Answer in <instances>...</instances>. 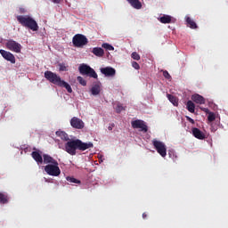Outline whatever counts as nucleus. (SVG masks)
Returning a JSON list of instances; mask_svg holds the SVG:
<instances>
[{"instance_id":"473e14b6","label":"nucleus","mask_w":228,"mask_h":228,"mask_svg":"<svg viewBox=\"0 0 228 228\" xmlns=\"http://www.w3.org/2000/svg\"><path fill=\"white\" fill-rule=\"evenodd\" d=\"M131 58H133V60H136V61H140V54H138V53L134 52L131 54Z\"/></svg>"},{"instance_id":"72a5a7b5","label":"nucleus","mask_w":228,"mask_h":228,"mask_svg":"<svg viewBox=\"0 0 228 228\" xmlns=\"http://www.w3.org/2000/svg\"><path fill=\"white\" fill-rule=\"evenodd\" d=\"M163 76L166 79H172V76H170V73H168L167 70L163 71Z\"/></svg>"},{"instance_id":"a878e982","label":"nucleus","mask_w":228,"mask_h":228,"mask_svg":"<svg viewBox=\"0 0 228 228\" xmlns=\"http://www.w3.org/2000/svg\"><path fill=\"white\" fill-rule=\"evenodd\" d=\"M186 106L190 113H195V103H193V102L188 101Z\"/></svg>"},{"instance_id":"4468645a","label":"nucleus","mask_w":228,"mask_h":228,"mask_svg":"<svg viewBox=\"0 0 228 228\" xmlns=\"http://www.w3.org/2000/svg\"><path fill=\"white\" fill-rule=\"evenodd\" d=\"M192 136L198 140H206V134L197 127L192 128Z\"/></svg>"},{"instance_id":"58836bf2","label":"nucleus","mask_w":228,"mask_h":228,"mask_svg":"<svg viewBox=\"0 0 228 228\" xmlns=\"http://www.w3.org/2000/svg\"><path fill=\"white\" fill-rule=\"evenodd\" d=\"M20 13H26V9L20 8Z\"/></svg>"},{"instance_id":"dca6fc26","label":"nucleus","mask_w":228,"mask_h":228,"mask_svg":"<svg viewBox=\"0 0 228 228\" xmlns=\"http://www.w3.org/2000/svg\"><path fill=\"white\" fill-rule=\"evenodd\" d=\"M191 101L196 102V104H206V99L200 94H193L191 96Z\"/></svg>"},{"instance_id":"a19ab883","label":"nucleus","mask_w":228,"mask_h":228,"mask_svg":"<svg viewBox=\"0 0 228 228\" xmlns=\"http://www.w3.org/2000/svg\"><path fill=\"white\" fill-rule=\"evenodd\" d=\"M108 129H109V131H112L113 127L109 126Z\"/></svg>"},{"instance_id":"aec40b11","label":"nucleus","mask_w":228,"mask_h":228,"mask_svg":"<svg viewBox=\"0 0 228 228\" xmlns=\"http://www.w3.org/2000/svg\"><path fill=\"white\" fill-rule=\"evenodd\" d=\"M92 95H99L101 94V84H94L91 88Z\"/></svg>"},{"instance_id":"0eeeda50","label":"nucleus","mask_w":228,"mask_h":228,"mask_svg":"<svg viewBox=\"0 0 228 228\" xmlns=\"http://www.w3.org/2000/svg\"><path fill=\"white\" fill-rule=\"evenodd\" d=\"M5 47L12 53H20V51H22V45L13 39L7 40V42L5 43Z\"/></svg>"},{"instance_id":"e433bc0d","label":"nucleus","mask_w":228,"mask_h":228,"mask_svg":"<svg viewBox=\"0 0 228 228\" xmlns=\"http://www.w3.org/2000/svg\"><path fill=\"white\" fill-rule=\"evenodd\" d=\"M201 111H204V113H209V109L208 108H202L200 107Z\"/></svg>"},{"instance_id":"f3484780","label":"nucleus","mask_w":228,"mask_h":228,"mask_svg":"<svg viewBox=\"0 0 228 228\" xmlns=\"http://www.w3.org/2000/svg\"><path fill=\"white\" fill-rule=\"evenodd\" d=\"M43 159L45 165H53L54 163H58V160L47 154H44Z\"/></svg>"},{"instance_id":"6e6552de","label":"nucleus","mask_w":228,"mask_h":228,"mask_svg":"<svg viewBox=\"0 0 228 228\" xmlns=\"http://www.w3.org/2000/svg\"><path fill=\"white\" fill-rule=\"evenodd\" d=\"M152 145L156 149L157 152L162 156V158L167 156V145H165L163 142L154 139L152 141Z\"/></svg>"},{"instance_id":"423d86ee","label":"nucleus","mask_w":228,"mask_h":228,"mask_svg":"<svg viewBox=\"0 0 228 228\" xmlns=\"http://www.w3.org/2000/svg\"><path fill=\"white\" fill-rule=\"evenodd\" d=\"M72 42L75 47H83L88 44V38L82 34H77L73 37Z\"/></svg>"},{"instance_id":"2eb2a0df","label":"nucleus","mask_w":228,"mask_h":228,"mask_svg":"<svg viewBox=\"0 0 228 228\" xmlns=\"http://www.w3.org/2000/svg\"><path fill=\"white\" fill-rule=\"evenodd\" d=\"M31 157L36 163L42 165L44 163V159L42 158V152L40 151H32Z\"/></svg>"},{"instance_id":"c756f323","label":"nucleus","mask_w":228,"mask_h":228,"mask_svg":"<svg viewBox=\"0 0 228 228\" xmlns=\"http://www.w3.org/2000/svg\"><path fill=\"white\" fill-rule=\"evenodd\" d=\"M77 81L82 86H86V80L83 78V77H77Z\"/></svg>"},{"instance_id":"412c9836","label":"nucleus","mask_w":228,"mask_h":228,"mask_svg":"<svg viewBox=\"0 0 228 228\" xmlns=\"http://www.w3.org/2000/svg\"><path fill=\"white\" fill-rule=\"evenodd\" d=\"M56 135L59 136V138H61V140H63L64 142H69L70 140L69 138V134L64 131H57Z\"/></svg>"},{"instance_id":"7c9ffc66","label":"nucleus","mask_w":228,"mask_h":228,"mask_svg":"<svg viewBox=\"0 0 228 228\" xmlns=\"http://www.w3.org/2000/svg\"><path fill=\"white\" fill-rule=\"evenodd\" d=\"M115 110H116V113H120V112L124 111V110H126V108H124V106H122V104L118 103Z\"/></svg>"},{"instance_id":"bb28decb","label":"nucleus","mask_w":228,"mask_h":228,"mask_svg":"<svg viewBox=\"0 0 228 228\" xmlns=\"http://www.w3.org/2000/svg\"><path fill=\"white\" fill-rule=\"evenodd\" d=\"M66 181H68V183H74L75 184H81V181L74 178L73 176L66 177Z\"/></svg>"},{"instance_id":"f03ea898","label":"nucleus","mask_w":228,"mask_h":228,"mask_svg":"<svg viewBox=\"0 0 228 228\" xmlns=\"http://www.w3.org/2000/svg\"><path fill=\"white\" fill-rule=\"evenodd\" d=\"M45 77L47 79V81H49V83L56 85V86H61V88H65L68 94H72V87L70 85L64 80H61V77L58 76V74L46 70L45 72Z\"/></svg>"},{"instance_id":"5701e85b","label":"nucleus","mask_w":228,"mask_h":228,"mask_svg":"<svg viewBox=\"0 0 228 228\" xmlns=\"http://www.w3.org/2000/svg\"><path fill=\"white\" fill-rule=\"evenodd\" d=\"M186 23H187V26L191 28V29H197L198 28L197 23L193 20H191V18L190 17L186 18Z\"/></svg>"},{"instance_id":"f704fd0d","label":"nucleus","mask_w":228,"mask_h":228,"mask_svg":"<svg viewBox=\"0 0 228 228\" xmlns=\"http://www.w3.org/2000/svg\"><path fill=\"white\" fill-rule=\"evenodd\" d=\"M132 67L135 69V70H140V64H138L136 61L132 62Z\"/></svg>"},{"instance_id":"c85d7f7f","label":"nucleus","mask_w":228,"mask_h":228,"mask_svg":"<svg viewBox=\"0 0 228 228\" xmlns=\"http://www.w3.org/2000/svg\"><path fill=\"white\" fill-rule=\"evenodd\" d=\"M102 46L103 47V49H106L107 51H115V47H113V45L108 43L102 44Z\"/></svg>"},{"instance_id":"20e7f679","label":"nucleus","mask_w":228,"mask_h":228,"mask_svg":"<svg viewBox=\"0 0 228 228\" xmlns=\"http://www.w3.org/2000/svg\"><path fill=\"white\" fill-rule=\"evenodd\" d=\"M78 70L82 76H88L89 77H94V79H97L98 77L95 70L87 64H80V66L78 67Z\"/></svg>"},{"instance_id":"4be33fe9","label":"nucleus","mask_w":228,"mask_h":228,"mask_svg":"<svg viewBox=\"0 0 228 228\" xmlns=\"http://www.w3.org/2000/svg\"><path fill=\"white\" fill-rule=\"evenodd\" d=\"M159 22H161L162 24H170V22H172V16L163 15L159 18Z\"/></svg>"},{"instance_id":"b1692460","label":"nucleus","mask_w":228,"mask_h":228,"mask_svg":"<svg viewBox=\"0 0 228 228\" xmlns=\"http://www.w3.org/2000/svg\"><path fill=\"white\" fill-rule=\"evenodd\" d=\"M167 97L170 102H172L175 106H178L179 100H177V97L172 95V94H167Z\"/></svg>"},{"instance_id":"2f4dec72","label":"nucleus","mask_w":228,"mask_h":228,"mask_svg":"<svg viewBox=\"0 0 228 228\" xmlns=\"http://www.w3.org/2000/svg\"><path fill=\"white\" fill-rule=\"evenodd\" d=\"M216 118V117L215 116V113L213 112H208V122H214V120Z\"/></svg>"},{"instance_id":"ea45409f","label":"nucleus","mask_w":228,"mask_h":228,"mask_svg":"<svg viewBox=\"0 0 228 228\" xmlns=\"http://www.w3.org/2000/svg\"><path fill=\"white\" fill-rule=\"evenodd\" d=\"M142 218H143V220H145V218H147V213L142 214Z\"/></svg>"},{"instance_id":"a211bd4d","label":"nucleus","mask_w":228,"mask_h":228,"mask_svg":"<svg viewBox=\"0 0 228 228\" xmlns=\"http://www.w3.org/2000/svg\"><path fill=\"white\" fill-rule=\"evenodd\" d=\"M127 3H129L130 6L132 8H134L135 10H142V2L140 0H126Z\"/></svg>"},{"instance_id":"393cba45","label":"nucleus","mask_w":228,"mask_h":228,"mask_svg":"<svg viewBox=\"0 0 228 228\" xmlns=\"http://www.w3.org/2000/svg\"><path fill=\"white\" fill-rule=\"evenodd\" d=\"M8 194L0 192V204H8Z\"/></svg>"},{"instance_id":"1a4fd4ad","label":"nucleus","mask_w":228,"mask_h":228,"mask_svg":"<svg viewBox=\"0 0 228 228\" xmlns=\"http://www.w3.org/2000/svg\"><path fill=\"white\" fill-rule=\"evenodd\" d=\"M131 124L134 129H140L142 133H147V131H149V126H147L145 121L142 119L134 120Z\"/></svg>"},{"instance_id":"7ed1b4c3","label":"nucleus","mask_w":228,"mask_h":228,"mask_svg":"<svg viewBox=\"0 0 228 228\" xmlns=\"http://www.w3.org/2000/svg\"><path fill=\"white\" fill-rule=\"evenodd\" d=\"M16 19L18 22L23 26V28L31 29V31H38V23H37V20H35V19H33L31 16L18 15Z\"/></svg>"},{"instance_id":"9d476101","label":"nucleus","mask_w":228,"mask_h":228,"mask_svg":"<svg viewBox=\"0 0 228 228\" xmlns=\"http://www.w3.org/2000/svg\"><path fill=\"white\" fill-rule=\"evenodd\" d=\"M131 124L134 129H140L142 133H147V131H149V126H147L145 121L142 119L134 120Z\"/></svg>"},{"instance_id":"cd10ccee","label":"nucleus","mask_w":228,"mask_h":228,"mask_svg":"<svg viewBox=\"0 0 228 228\" xmlns=\"http://www.w3.org/2000/svg\"><path fill=\"white\" fill-rule=\"evenodd\" d=\"M58 65L60 72H67L69 70V66H66L65 63H59Z\"/></svg>"},{"instance_id":"9b49d317","label":"nucleus","mask_w":228,"mask_h":228,"mask_svg":"<svg viewBox=\"0 0 228 228\" xmlns=\"http://www.w3.org/2000/svg\"><path fill=\"white\" fill-rule=\"evenodd\" d=\"M69 124L73 129H85V122L77 117H73L70 119Z\"/></svg>"},{"instance_id":"4c0bfd02","label":"nucleus","mask_w":228,"mask_h":228,"mask_svg":"<svg viewBox=\"0 0 228 228\" xmlns=\"http://www.w3.org/2000/svg\"><path fill=\"white\" fill-rule=\"evenodd\" d=\"M52 2L54 3V4H60V3H61L62 0H51Z\"/></svg>"},{"instance_id":"39448f33","label":"nucleus","mask_w":228,"mask_h":228,"mask_svg":"<svg viewBox=\"0 0 228 228\" xmlns=\"http://www.w3.org/2000/svg\"><path fill=\"white\" fill-rule=\"evenodd\" d=\"M45 172H46L48 175H52L53 177H58V175L61 174V170L60 169L58 162L46 165L45 167Z\"/></svg>"},{"instance_id":"f257e3e1","label":"nucleus","mask_w":228,"mask_h":228,"mask_svg":"<svg viewBox=\"0 0 228 228\" xmlns=\"http://www.w3.org/2000/svg\"><path fill=\"white\" fill-rule=\"evenodd\" d=\"M87 149H94V142H84L79 139L70 140L65 143L64 151L70 156H76V151H85Z\"/></svg>"},{"instance_id":"ddd939ff","label":"nucleus","mask_w":228,"mask_h":228,"mask_svg":"<svg viewBox=\"0 0 228 228\" xmlns=\"http://www.w3.org/2000/svg\"><path fill=\"white\" fill-rule=\"evenodd\" d=\"M101 72L106 77H113L115 76V74H117V70L111 67L102 68Z\"/></svg>"},{"instance_id":"f8f14e48","label":"nucleus","mask_w":228,"mask_h":228,"mask_svg":"<svg viewBox=\"0 0 228 228\" xmlns=\"http://www.w3.org/2000/svg\"><path fill=\"white\" fill-rule=\"evenodd\" d=\"M0 54L3 57L4 60H6V61H10V63L15 64V55L13 53L6 51V50H0Z\"/></svg>"},{"instance_id":"6ab92c4d","label":"nucleus","mask_w":228,"mask_h":228,"mask_svg":"<svg viewBox=\"0 0 228 228\" xmlns=\"http://www.w3.org/2000/svg\"><path fill=\"white\" fill-rule=\"evenodd\" d=\"M93 54L94 56H97L98 58H102L104 56V49L101 47H94L92 50Z\"/></svg>"},{"instance_id":"c9c22d12","label":"nucleus","mask_w":228,"mask_h":228,"mask_svg":"<svg viewBox=\"0 0 228 228\" xmlns=\"http://www.w3.org/2000/svg\"><path fill=\"white\" fill-rule=\"evenodd\" d=\"M186 119L188 120V122H190L191 124H195V120L190 117H186Z\"/></svg>"}]
</instances>
